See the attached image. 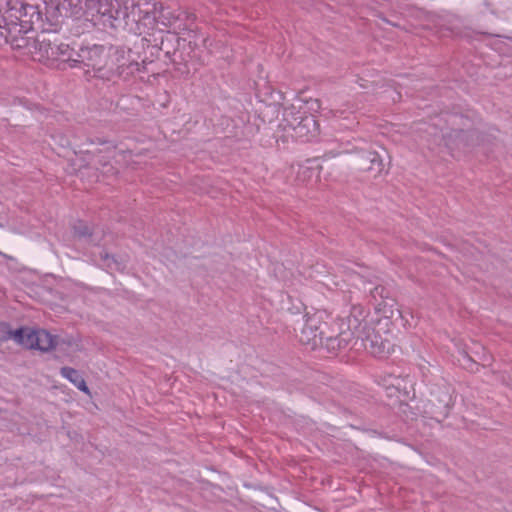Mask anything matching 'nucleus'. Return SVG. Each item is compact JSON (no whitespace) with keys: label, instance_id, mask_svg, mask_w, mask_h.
<instances>
[{"label":"nucleus","instance_id":"5","mask_svg":"<svg viewBox=\"0 0 512 512\" xmlns=\"http://www.w3.org/2000/svg\"><path fill=\"white\" fill-rule=\"evenodd\" d=\"M326 323H321L316 316L308 317L301 331L300 341L304 344H311L317 346L323 344L324 340L329 348L335 349L336 343L331 342L328 338L331 336L326 335Z\"/></svg>","mask_w":512,"mask_h":512},{"label":"nucleus","instance_id":"15","mask_svg":"<svg viewBox=\"0 0 512 512\" xmlns=\"http://www.w3.org/2000/svg\"><path fill=\"white\" fill-rule=\"evenodd\" d=\"M367 310L361 305H353L350 310V315L353 318L362 320L363 323H367L365 318L367 316Z\"/></svg>","mask_w":512,"mask_h":512},{"label":"nucleus","instance_id":"20","mask_svg":"<svg viewBox=\"0 0 512 512\" xmlns=\"http://www.w3.org/2000/svg\"><path fill=\"white\" fill-rule=\"evenodd\" d=\"M358 158H359V162H360V163H359V166H360V165H369V160H364V159L362 158V152L359 154Z\"/></svg>","mask_w":512,"mask_h":512},{"label":"nucleus","instance_id":"25","mask_svg":"<svg viewBox=\"0 0 512 512\" xmlns=\"http://www.w3.org/2000/svg\"><path fill=\"white\" fill-rule=\"evenodd\" d=\"M327 155H331L332 157H335L336 154L329 152Z\"/></svg>","mask_w":512,"mask_h":512},{"label":"nucleus","instance_id":"18","mask_svg":"<svg viewBox=\"0 0 512 512\" xmlns=\"http://www.w3.org/2000/svg\"><path fill=\"white\" fill-rule=\"evenodd\" d=\"M75 232L80 237H87L91 235L90 229L87 225L80 223L79 225L75 226Z\"/></svg>","mask_w":512,"mask_h":512},{"label":"nucleus","instance_id":"16","mask_svg":"<svg viewBox=\"0 0 512 512\" xmlns=\"http://www.w3.org/2000/svg\"><path fill=\"white\" fill-rule=\"evenodd\" d=\"M14 331L11 330L8 323L0 322V342L13 339Z\"/></svg>","mask_w":512,"mask_h":512},{"label":"nucleus","instance_id":"6","mask_svg":"<svg viewBox=\"0 0 512 512\" xmlns=\"http://www.w3.org/2000/svg\"><path fill=\"white\" fill-rule=\"evenodd\" d=\"M345 323H342L343 326ZM347 329H343L340 327V332L337 336L328 338L331 342L336 343V348L341 349L349 344L352 338L361 339L364 334L367 332L366 327L367 323H363L362 320L353 318L351 316L347 317L346 323Z\"/></svg>","mask_w":512,"mask_h":512},{"label":"nucleus","instance_id":"12","mask_svg":"<svg viewBox=\"0 0 512 512\" xmlns=\"http://www.w3.org/2000/svg\"><path fill=\"white\" fill-rule=\"evenodd\" d=\"M362 158L369 160V165H360V169L364 171H373L380 174L384 169V164L380 155L375 151H363Z\"/></svg>","mask_w":512,"mask_h":512},{"label":"nucleus","instance_id":"9","mask_svg":"<svg viewBox=\"0 0 512 512\" xmlns=\"http://www.w3.org/2000/svg\"><path fill=\"white\" fill-rule=\"evenodd\" d=\"M74 16L94 17L101 9L100 0H66Z\"/></svg>","mask_w":512,"mask_h":512},{"label":"nucleus","instance_id":"13","mask_svg":"<svg viewBox=\"0 0 512 512\" xmlns=\"http://www.w3.org/2000/svg\"><path fill=\"white\" fill-rule=\"evenodd\" d=\"M60 374L73 383L80 391L89 394V388L81 376V374L74 368L71 367H63L60 370Z\"/></svg>","mask_w":512,"mask_h":512},{"label":"nucleus","instance_id":"23","mask_svg":"<svg viewBox=\"0 0 512 512\" xmlns=\"http://www.w3.org/2000/svg\"><path fill=\"white\" fill-rule=\"evenodd\" d=\"M483 4H484L486 7H489V6H490V3H489V2H487V1H485Z\"/></svg>","mask_w":512,"mask_h":512},{"label":"nucleus","instance_id":"3","mask_svg":"<svg viewBox=\"0 0 512 512\" xmlns=\"http://www.w3.org/2000/svg\"><path fill=\"white\" fill-rule=\"evenodd\" d=\"M98 15L107 16L114 21H124L131 19L133 22L141 19L140 9L134 0H114L110 3H102Z\"/></svg>","mask_w":512,"mask_h":512},{"label":"nucleus","instance_id":"21","mask_svg":"<svg viewBox=\"0 0 512 512\" xmlns=\"http://www.w3.org/2000/svg\"><path fill=\"white\" fill-rule=\"evenodd\" d=\"M298 177H299L300 179H303V165H301V166L299 167Z\"/></svg>","mask_w":512,"mask_h":512},{"label":"nucleus","instance_id":"11","mask_svg":"<svg viewBox=\"0 0 512 512\" xmlns=\"http://www.w3.org/2000/svg\"><path fill=\"white\" fill-rule=\"evenodd\" d=\"M37 339V330L21 327L14 331L13 340L25 348L35 349Z\"/></svg>","mask_w":512,"mask_h":512},{"label":"nucleus","instance_id":"14","mask_svg":"<svg viewBox=\"0 0 512 512\" xmlns=\"http://www.w3.org/2000/svg\"><path fill=\"white\" fill-rule=\"evenodd\" d=\"M37 345L35 349L49 351L56 345V337L44 329L37 330Z\"/></svg>","mask_w":512,"mask_h":512},{"label":"nucleus","instance_id":"22","mask_svg":"<svg viewBox=\"0 0 512 512\" xmlns=\"http://www.w3.org/2000/svg\"><path fill=\"white\" fill-rule=\"evenodd\" d=\"M458 134H459L460 136H464V130H463V129H460V130L458 131Z\"/></svg>","mask_w":512,"mask_h":512},{"label":"nucleus","instance_id":"4","mask_svg":"<svg viewBox=\"0 0 512 512\" xmlns=\"http://www.w3.org/2000/svg\"><path fill=\"white\" fill-rule=\"evenodd\" d=\"M104 49L102 46L86 47L81 48L79 52L76 53L75 67L78 64H83L87 68H91L93 71V77L108 79V72L104 71V61L102 59V54Z\"/></svg>","mask_w":512,"mask_h":512},{"label":"nucleus","instance_id":"17","mask_svg":"<svg viewBox=\"0 0 512 512\" xmlns=\"http://www.w3.org/2000/svg\"><path fill=\"white\" fill-rule=\"evenodd\" d=\"M221 127L223 131H227L229 133H232V130L237 126V124L234 122V120H229L228 118L224 117L220 123L217 124Z\"/></svg>","mask_w":512,"mask_h":512},{"label":"nucleus","instance_id":"1","mask_svg":"<svg viewBox=\"0 0 512 512\" xmlns=\"http://www.w3.org/2000/svg\"><path fill=\"white\" fill-rule=\"evenodd\" d=\"M35 8L19 0H0V35L14 42L32 29Z\"/></svg>","mask_w":512,"mask_h":512},{"label":"nucleus","instance_id":"7","mask_svg":"<svg viewBox=\"0 0 512 512\" xmlns=\"http://www.w3.org/2000/svg\"><path fill=\"white\" fill-rule=\"evenodd\" d=\"M367 351L376 357H384L393 351V344L377 332L369 330L361 338Z\"/></svg>","mask_w":512,"mask_h":512},{"label":"nucleus","instance_id":"2","mask_svg":"<svg viewBox=\"0 0 512 512\" xmlns=\"http://www.w3.org/2000/svg\"><path fill=\"white\" fill-rule=\"evenodd\" d=\"M291 137L301 142L313 140L318 135L319 125L314 115L301 111L294 104L286 107L280 124Z\"/></svg>","mask_w":512,"mask_h":512},{"label":"nucleus","instance_id":"10","mask_svg":"<svg viewBox=\"0 0 512 512\" xmlns=\"http://www.w3.org/2000/svg\"><path fill=\"white\" fill-rule=\"evenodd\" d=\"M45 53L47 57L52 58H60L63 61H68L71 63V67H75V60L77 52H74L73 49L69 47L67 44H48V47L45 49Z\"/></svg>","mask_w":512,"mask_h":512},{"label":"nucleus","instance_id":"24","mask_svg":"<svg viewBox=\"0 0 512 512\" xmlns=\"http://www.w3.org/2000/svg\"><path fill=\"white\" fill-rule=\"evenodd\" d=\"M245 121H246V115H243V119H242L243 125L245 124Z\"/></svg>","mask_w":512,"mask_h":512},{"label":"nucleus","instance_id":"8","mask_svg":"<svg viewBox=\"0 0 512 512\" xmlns=\"http://www.w3.org/2000/svg\"><path fill=\"white\" fill-rule=\"evenodd\" d=\"M349 280L352 285L357 287L358 289H363L364 292H368L372 298L376 299L377 297H387L385 293V288L379 284L378 278L374 277L373 279L368 276L361 274L359 272H353L349 275Z\"/></svg>","mask_w":512,"mask_h":512},{"label":"nucleus","instance_id":"19","mask_svg":"<svg viewBox=\"0 0 512 512\" xmlns=\"http://www.w3.org/2000/svg\"><path fill=\"white\" fill-rule=\"evenodd\" d=\"M101 258L104 260V262L107 264L108 267H111V262H114L116 264V260L114 259V256H110L109 254L105 253V254H102L101 253Z\"/></svg>","mask_w":512,"mask_h":512}]
</instances>
